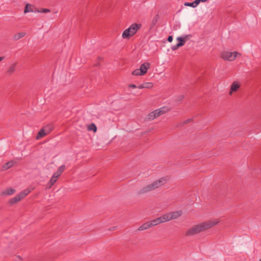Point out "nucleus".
Masks as SVG:
<instances>
[{"label": "nucleus", "instance_id": "obj_34", "mask_svg": "<svg viewBox=\"0 0 261 261\" xmlns=\"http://www.w3.org/2000/svg\"><path fill=\"white\" fill-rule=\"evenodd\" d=\"M33 12L40 13V9H39V8L36 7L35 6H34V7H33Z\"/></svg>", "mask_w": 261, "mask_h": 261}, {"label": "nucleus", "instance_id": "obj_14", "mask_svg": "<svg viewBox=\"0 0 261 261\" xmlns=\"http://www.w3.org/2000/svg\"><path fill=\"white\" fill-rule=\"evenodd\" d=\"M182 211H177L171 213V217L172 219H175L179 217L182 215Z\"/></svg>", "mask_w": 261, "mask_h": 261}, {"label": "nucleus", "instance_id": "obj_31", "mask_svg": "<svg viewBox=\"0 0 261 261\" xmlns=\"http://www.w3.org/2000/svg\"><path fill=\"white\" fill-rule=\"evenodd\" d=\"M40 12V13H46L50 12V10L49 9H47V8H41Z\"/></svg>", "mask_w": 261, "mask_h": 261}, {"label": "nucleus", "instance_id": "obj_20", "mask_svg": "<svg viewBox=\"0 0 261 261\" xmlns=\"http://www.w3.org/2000/svg\"><path fill=\"white\" fill-rule=\"evenodd\" d=\"M171 217V213L166 214L163 216H161L162 220L163 222H165L166 221H168L172 220V218Z\"/></svg>", "mask_w": 261, "mask_h": 261}, {"label": "nucleus", "instance_id": "obj_19", "mask_svg": "<svg viewBox=\"0 0 261 261\" xmlns=\"http://www.w3.org/2000/svg\"><path fill=\"white\" fill-rule=\"evenodd\" d=\"M65 166L63 165L58 168L57 171L55 172L54 174L59 177L65 170Z\"/></svg>", "mask_w": 261, "mask_h": 261}, {"label": "nucleus", "instance_id": "obj_3", "mask_svg": "<svg viewBox=\"0 0 261 261\" xmlns=\"http://www.w3.org/2000/svg\"><path fill=\"white\" fill-rule=\"evenodd\" d=\"M141 27L142 24L140 23H133L128 29L123 31L122 34V38L123 39H129L141 29Z\"/></svg>", "mask_w": 261, "mask_h": 261}, {"label": "nucleus", "instance_id": "obj_22", "mask_svg": "<svg viewBox=\"0 0 261 261\" xmlns=\"http://www.w3.org/2000/svg\"><path fill=\"white\" fill-rule=\"evenodd\" d=\"M46 135H47V134L45 132V131L43 128H42L38 132V133L37 135V137H36V139H40L42 138V137H44L45 136H46Z\"/></svg>", "mask_w": 261, "mask_h": 261}, {"label": "nucleus", "instance_id": "obj_15", "mask_svg": "<svg viewBox=\"0 0 261 261\" xmlns=\"http://www.w3.org/2000/svg\"><path fill=\"white\" fill-rule=\"evenodd\" d=\"M151 224H150V222L145 223L139 227L138 230L142 231L147 229L151 227Z\"/></svg>", "mask_w": 261, "mask_h": 261}, {"label": "nucleus", "instance_id": "obj_25", "mask_svg": "<svg viewBox=\"0 0 261 261\" xmlns=\"http://www.w3.org/2000/svg\"><path fill=\"white\" fill-rule=\"evenodd\" d=\"M177 40L178 41V44L180 46H182L185 45L186 42L184 38L182 37H178L177 38Z\"/></svg>", "mask_w": 261, "mask_h": 261}, {"label": "nucleus", "instance_id": "obj_38", "mask_svg": "<svg viewBox=\"0 0 261 261\" xmlns=\"http://www.w3.org/2000/svg\"><path fill=\"white\" fill-rule=\"evenodd\" d=\"M117 227V226H113V227L109 228V230L110 231H113V230H115Z\"/></svg>", "mask_w": 261, "mask_h": 261}, {"label": "nucleus", "instance_id": "obj_23", "mask_svg": "<svg viewBox=\"0 0 261 261\" xmlns=\"http://www.w3.org/2000/svg\"><path fill=\"white\" fill-rule=\"evenodd\" d=\"M88 130L95 133L97 131V127L94 123H92L88 126Z\"/></svg>", "mask_w": 261, "mask_h": 261}, {"label": "nucleus", "instance_id": "obj_7", "mask_svg": "<svg viewBox=\"0 0 261 261\" xmlns=\"http://www.w3.org/2000/svg\"><path fill=\"white\" fill-rule=\"evenodd\" d=\"M240 87V85L238 82H233L230 86L229 94L231 95L233 92L237 91L239 89Z\"/></svg>", "mask_w": 261, "mask_h": 261}, {"label": "nucleus", "instance_id": "obj_36", "mask_svg": "<svg viewBox=\"0 0 261 261\" xmlns=\"http://www.w3.org/2000/svg\"><path fill=\"white\" fill-rule=\"evenodd\" d=\"M167 40L168 42H171L173 40V36L171 35L169 36Z\"/></svg>", "mask_w": 261, "mask_h": 261}, {"label": "nucleus", "instance_id": "obj_10", "mask_svg": "<svg viewBox=\"0 0 261 261\" xmlns=\"http://www.w3.org/2000/svg\"><path fill=\"white\" fill-rule=\"evenodd\" d=\"M16 190L13 188H8L2 192V195H10L15 193Z\"/></svg>", "mask_w": 261, "mask_h": 261}, {"label": "nucleus", "instance_id": "obj_43", "mask_svg": "<svg viewBox=\"0 0 261 261\" xmlns=\"http://www.w3.org/2000/svg\"><path fill=\"white\" fill-rule=\"evenodd\" d=\"M17 257L19 258V259H21V257L20 256H17Z\"/></svg>", "mask_w": 261, "mask_h": 261}, {"label": "nucleus", "instance_id": "obj_8", "mask_svg": "<svg viewBox=\"0 0 261 261\" xmlns=\"http://www.w3.org/2000/svg\"><path fill=\"white\" fill-rule=\"evenodd\" d=\"M160 116V112H158V111L155 110L152 112L149 113L147 115L148 120H153V119L159 117Z\"/></svg>", "mask_w": 261, "mask_h": 261}, {"label": "nucleus", "instance_id": "obj_12", "mask_svg": "<svg viewBox=\"0 0 261 261\" xmlns=\"http://www.w3.org/2000/svg\"><path fill=\"white\" fill-rule=\"evenodd\" d=\"M13 161L8 162L6 163V164H5L2 167L1 170L2 171H6L7 169H8L10 168L11 167H12L13 166Z\"/></svg>", "mask_w": 261, "mask_h": 261}, {"label": "nucleus", "instance_id": "obj_13", "mask_svg": "<svg viewBox=\"0 0 261 261\" xmlns=\"http://www.w3.org/2000/svg\"><path fill=\"white\" fill-rule=\"evenodd\" d=\"M150 224H151V227L153 226H155L159 224H160L161 223H163V221L162 220L161 217H158L153 220H151L149 222Z\"/></svg>", "mask_w": 261, "mask_h": 261}, {"label": "nucleus", "instance_id": "obj_33", "mask_svg": "<svg viewBox=\"0 0 261 261\" xmlns=\"http://www.w3.org/2000/svg\"><path fill=\"white\" fill-rule=\"evenodd\" d=\"M180 46L178 44V43H177L175 45H173L171 47V49L173 50H175L176 49H177L179 47H180Z\"/></svg>", "mask_w": 261, "mask_h": 261}, {"label": "nucleus", "instance_id": "obj_18", "mask_svg": "<svg viewBox=\"0 0 261 261\" xmlns=\"http://www.w3.org/2000/svg\"><path fill=\"white\" fill-rule=\"evenodd\" d=\"M25 35L26 33L24 32L18 33L14 35L13 39L14 40H18L23 37Z\"/></svg>", "mask_w": 261, "mask_h": 261}, {"label": "nucleus", "instance_id": "obj_37", "mask_svg": "<svg viewBox=\"0 0 261 261\" xmlns=\"http://www.w3.org/2000/svg\"><path fill=\"white\" fill-rule=\"evenodd\" d=\"M128 88H137V86L135 84H129L128 85Z\"/></svg>", "mask_w": 261, "mask_h": 261}, {"label": "nucleus", "instance_id": "obj_41", "mask_svg": "<svg viewBox=\"0 0 261 261\" xmlns=\"http://www.w3.org/2000/svg\"><path fill=\"white\" fill-rule=\"evenodd\" d=\"M207 0H198V1L199 2V4L200 3V2H206Z\"/></svg>", "mask_w": 261, "mask_h": 261}, {"label": "nucleus", "instance_id": "obj_5", "mask_svg": "<svg viewBox=\"0 0 261 261\" xmlns=\"http://www.w3.org/2000/svg\"><path fill=\"white\" fill-rule=\"evenodd\" d=\"M24 195H22V193H19L17 195H16L14 197L10 199L9 201V203L10 205H13L17 202L20 201L21 199L24 198Z\"/></svg>", "mask_w": 261, "mask_h": 261}, {"label": "nucleus", "instance_id": "obj_4", "mask_svg": "<svg viewBox=\"0 0 261 261\" xmlns=\"http://www.w3.org/2000/svg\"><path fill=\"white\" fill-rule=\"evenodd\" d=\"M238 55L241 56V54L237 51L232 53L224 51L222 53L221 57L224 60L232 61L236 59Z\"/></svg>", "mask_w": 261, "mask_h": 261}, {"label": "nucleus", "instance_id": "obj_24", "mask_svg": "<svg viewBox=\"0 0 261 261\" xmlns=\"http://www.w3.org/2000/svg\"><path fill=\"white\" fill-rule=\"evenodd\" d=\"M169 109L167 107H163L159 109L156 110L158 112H160V116L167 112Z\"/></svg>", "mask_w": 261, "mask_h": 261}, {"label": "nucleus", "instance_id": "obj_42", "mask_svg": "<svg viewBox=\"0 0 261 261\" xmlns=\"http://www.w3.org/2000/svg\"><path fill=\"white\" fill-rule=\"evenodd\" d=\"M5 59V57H0V62Z\"/></svg>", "mask_w": 261, "mask_h": 261}, {"label": "nucleus", "instance_id": "obj_21", "mask_svg": "<svg viewBox=\"0 0 261 261\" xmlns=\"http://www.w3.org/2000/svg\"><path fill=\"white\" fill-rule=\"evenodd\" d=\"M198 4H199V2L198 1V0H195L194 2H193L192 3L186 2L185 3V6H190V7L195 8V7H197Z\"/></svg>", "mask_w": 261, "mask_h": 261}, {"label": "nucleus", "instance_id": "obj_6", "mask_svg": "<svg viewBox=\"0 0 261 261\" xmlns=\"http://www.w3.org/2000/svg\"><path fill=\"white\" fill-rule=\"evenodd\" d=\"M150 67V64L149 62H145L143 64H142L139 69L140 70L141 73L143 74V75L145 74L147 70Z\"/></svg>", "mask_w": 261, "mask_h": 261}, {"label": "nucleus", "instance_id": "obj_9", "mask_svg": "<svg viewBox=\"0 0 261 261\" xmlns=\"http://www.w3.org/2000/svg\"><path fill=\"white\" fill-rule=\"evenodd\" d=\"M59 177L55 175V174L54 173L53 176L51 177V179L49 180V181L47 183V186L48 188H50L53 186L55 183L56 182L57 178Z\"/></svg>", "mask_w": 261, "mask_h": 261}, {"label": "nucleus", "instance_id": "obj_30", "mask_svg": "<svg viewBox=\"0 0 261 261\" xmlns=\"http://www.w3.org/2000/svg\"><path fill=\"white\" fill-rule=\"evenodd\" d=\"M193 120L192 119L190 118V119H188L187 120H186L185 121H184L183 122L181 123L180 124L181 125V126H183L185 124H188L190 122H191Z\"/></svg>", "mask_w": 261, "mask_h": 261}, {"label": "nucleus", "instance_id": "obj_17", "mask_svg": "<svg viewBox=\"0 0 261 261\" xmlns=\"http://www.w3.org/2000/svg\"><path fill=\"white\" fill-rule=\"evenodd\" d=\"M42 128L45 131V132L47 134H48L54 128V126L53 124L50 123L45 125L42 127Z\"/></svg>", "mask_w": 261, "mask_h": 261}, {"label": "nucleus", "instance_id": "obj_2", "mask_svg": "<svg viewBox=\"0 0 261 261\" xmlns=\"http://www.w3.org/2000/svg\"><path fill=\"white\" fill-rule=\"evenodd\" d=\"M167 180V179L165 177H161L152 184L148 185L142 188L138 192L137 194L138 195H140L155 190L158 188L165 185L166 183Z\"/></svg>", "mask_w": 261, "mask_h": 261}, {"label": "nucleus", "instance_id": "obj_26", "mask_svg": "<svg viewBox=\"0 0 261 261\" xmlns=\"http://www.w3.org/2000/svg\"><path fill=\"white\" fill-rule=\"evenodd\" d=\"M16 65V63H14V64H12L9 67V68L7 72L8 73H9L10 74L13 73L15 71Z\"/></svg>", "mask_w": 261, "mask_h": 261}, {"label": "nucleus", "instance_id": "obj_11", "mask_svg": "<svg viewBox=\"0 0 261 261\" xmlns=\"http://www.w3.org/2000/svg\"><path fill=\"white\" fill-rule=\"evenodd\" d=\"M34 7V5H31L30 4H27L24 7V13L25 14L28 12H33V8Z\"/></svg>", "mask_w": 261, "mask_h": 261}, {"label": "nucleus", "instance_id": "obj_28", "mask_svg": "<svg viewBox=\"0 0 261 261\" xmlns=\"http://www.w3.org/2000/svg\"><path fill=\"white\" fill-rule=\"evenodd\" d=\"M132 74L134 75H143V74L141 73L140 70L139 69H136L134 70Z\"/></svg>", "mask_w": 261, "mask_h": 261}, {"label": "nucleus", "instance_id": "obj_16", "mask_svg": "<svg viewBox=\"0 0 261 261\" xmlns=\"http://www.w3.org/2000/svg\"><path fill=\"white\" fill-rule=\"evenodd\" d=\"M159 18H160V16L159 14H156L155 15V16L154 17L153 19H152V20L151 21L150 27V29H152L156 25Z\"/></svg>", "mask_w": 261, "mask_h": 261}, {"label": "nucleus", "instance_id": "obj_27", "mask_svg": "<svg viewBox=\"0 0 261 261\" xmlns=\"http://www.w3.org/2000/svg\"><path fill=\"white\" fill-rule=\"evenodd\" d=\"M143 86L144 88L149 89L153 87V84L151 82H146L143 83Z\"/></svg>", "mask_w": 261, "mask_h": 261}, {"label": "nucleus", "instance_id": "obj_39", "mask_svg": "<svg viewBox=\"0 0 261 261\" xmlns=\"http://www.w3.org/2000/svg\"><path fill=\"white\" fill-rule=\"evenodd\" d=\"M137 88H138L139 89H143V88H144V86H143V84L140 85H139V86H137Z\"/></svg>", "mask_w": 261, "mask_h": 261}, {"label": "nucleus", "instance_id": "obj_32", "mask_svg": "<svg viewBox=\"0 0 261 261\" xmlns=\"http://www.w3.org/2000/svg\"><path fill=\"white\" fill-rule=\"evenodd\" d=\"M30 190L28 189H25L24 191L21 192L20 193H22V195H24V198L30 193Z\"/></svg>", "mask_w": 261, "mask_h": 261}, {"label": "nucleus", "instance_id": "obj_29", "mask_svg": "<svg viewBox=\"0 0 261 261\" xmlns=\"http://www.w3.org/2000/svg\"><path fill=\"white\" fill-rule=\"evenodd\" d=\"M185 97V96L184 95H180L179 96H177L174 99L175 102H179L181 101Z\"/></svg>", "mask_w": 261, "mask_h": 261}, {"label": "nucleus", "instance_id": "obj_44", "mask_svg": "<svg viewBox=\"0 0 261 261\" xmlns=\"http://www.w3.org/2000/svg\"><path fill=\"white\" fill-rule=\"evenodd\" d=\"M259 261H261V259L259 260Z\"/></svg>", "mask_w": 261, "mask_h": 261}, {"label": "nucleus", "instance_id": "obj_35", "mask_svg": "<svg viewBox=\"0 0 261 261\" xmlns=\"http://www.w3.org/2000/svg\"><path fill=\"white\" fill-rule=\"evenodd\" d=\"M191 37V35H185L184 36H182V38H184L185 40V42L188 40V39H190V38Z\"/></svg>", "mask_w": 261, "mask_h": 261}, {"label": "nucleus", "instance_id": "obj_1", "mask_svg": "<svg viewBox=\"0 0 261 261\" xmlns=\"http://www.w3.org/2000/svg\"><path fill=\"white\" fill-rule=\"evenodd\" d=\"M218 221H208L199 224L194 225L192 228L187 230L186 236H190L198 234L205 230L208 229L212 226L217 225Z\"/></svg>", "mask_w": 261, "mask_h": 261}, {"label": "nucleus", "instance_id": "obj_40", "mask_svg": "<svg viewBox=\"0 0 261 261\" xmlns=\"http://www.w3.org/2000/svg\"><path fill=\"white\" fill-rule=\"evenodd\" d=\"M99 66H100V63L99 62L96 63L95 64H94V66L98 67Z\"/></svg>", "mask_w": 261, "mask_h": 261}]
</instances>
